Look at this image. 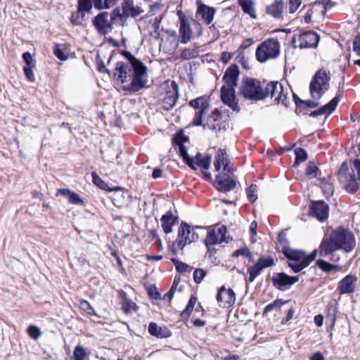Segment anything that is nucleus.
<instances>
[{
  "label": "nucleus",
  "mask_w": 360,
  "mask_h": 360,
  "mask_svg": "<svg viewBox=\"0 0 360 360\" xmlns=\"http://www.w3.org/2000/svg\"><path fill=\"white\" fill-rule=\"evenodd\" d=\"M239 73L240 70L238 66L236 64L231 65L226 69L223 76V80L225 82L224 86L235 89L238 84Z\"/></svg>",
  "instance_id": "obj_21"
},
{
  "label": "nucleus",
  "mask_w": 360,
  "mask_h": 360,
  "mask_svg": "<svg viewBox=\"0 0 360 360\" xmlns=\"http://www.w3.org/2000/svg\"><path fill=\"white\" fill-rule=\"evenodd\" d=\"M106 0H93V4L95 8L98 10L108 9L109 7L105 6Z\"/></svg>",
  "instance_id": "obj_62"
},
{
  "label": "nucleus",
  "mask_w": 360,
  "mask_h": 360,
  "mask_svg": "<svg viewBox=\"0 0 360 360\" xmlns=\"http://www.w3.org/2000/svg\"><path fill=\"white\" fill-rule=\"evenodd\" d=\"M27 332L29 335L34 339H37L41 335L39 328L35 326H30L27 329Z\"/></svg>",
  "instance_id": "obj_60"
},
{
  "label": "nucleus",
  "mask_w": 360,
  "mask_h": 360,
  "mask_svg": "<svg viewBox=\"0 0 360 360\" xmlns=\"http://www.w3.org/2000/svg\"><path fill=\"white\" fill-rule=\"evenodd\" d=\"M264 88L259 80L250 77L242 79L239 88V94L245 99L261 101L265 98Z\"/></svg>",
  "instance_id": "obj_6"
},
{
  "label": "nucleus",
  "mask_w": 360,
  "mask_h": 360,
  "mask_svg": "<svg viewBox=\"0 0 360 360\" xmlns=\"http://www.w3.org/2000/svg\"><path fill=\"white\" fill-rule=\"evenodd\" d=\"M93 0H79L78 10L82 12H88L92 8Z\"/></svg>",
  "instance_id": "obj_50"
},
{
  "label": "nucleus",
  "mask_w": 360,
  "mask_h": 360,
  "mask_svg": "<svg viewBox=\"0 0 360 360\" xmlns=\"http://www.w3.org/2000/svg\"><path fill=\"white\" fill-rule=\"evenodd\" d=\"M162 8V4L160 3L156 2L154 4L150 6L149 13H150L151 15H155L156 12L160 11Z\"/></svg>",
  "instance_id": "obj_64"
},
{
  "label": "nucleus",
  "mask_w": 360,
  "mask_h": 360,
  "mask_svg": "<svg viewBox=\"0 0 360 360\" xmlns=\"http://www.w3.org/2000/svg\"><path fill=\"white\" fill-rule=\"evenodd\" d=\"M200 229L198 226L191 227V226L185 222L181 221L178 231L176 239L169 245L171 252L177 255L180 251H182L186 245L191 244L199 238L196 229Z\"/></svg>",
  "instance_id": "obj_4"
},
{
  "label": "nucleus",
  "mask_w": 360,
  "mask_h": 360,
  "mask_svg": "<svg viewBox=\"0 0 360 360\" xmlns=\"http://www.w3.org/2000/svg\"><path fill=\"white\" fill-rule=\"evenodd\" d=\"M316 264L321 270L327 273L332 272L338 269L337 265L330 264L322 259L317 260Z\"/></svg>",
  "instance_id": "obj_42"
},
{
  "label": "nucleus",
  "mask_w": 360,
  "mask_h": 360,
  "mask_svg": "<svg viewBox=\"0 0 360 360\" xmlns=\"http://www.w3.org/2000/svg\"><path fill=\"white\" fill-rule=\"evenodd\" d=\"M226 153L224 149H219L216 155L214 162V166L217 171H219L222 165H225L226 161H229L226 157Z\"/></svg>",
  "instance_id": "obj_31"
},
{
  "label": "nucleus",
  "mask_w": 360,
  "mask_h": 360,
  "mask_svg": "<svg viewBox=\"0 0 360 360\" xmlns=\"http://www.w3.org/2000/svg\"><path fill=\"white\" fill-rule=\"evenodd\" d=\"M276 101L277 102V103H282L285 107L288 106V105L290 103V101L288 98V89L287 88H285V89L283 88L281 94H278V96H276Z\"/></svg>",
  "instance_id": "obj_44"
},
{
  "label": "nucleus",
  "mask_w": 360,
  "mask_h": 360,
  "mask_svg": "<svg viewBox=\"0 0 360 360\" xmlns=\"http://www.w3.org/2000/svg\"><path fill=\"white\" fill-rule=\"evenodd\" d=\"M196 302L197 298L195 296H191L186 309L181 314L183 319H188L190 316Z\"/></svg>",
  "instance_id": "obj_40"
},
{
  "label": "nucleus",
  "mask_w": 360,
  "mask_h": 360,
  "mask_svg": "<svg viewBox=\"0 0 360 360\" xmlns=\"http://www.w3.org/2000/svg\"><path fill=\"white\" fill-rule=\"evenodd\" d=\"M179 153L184 162L191 168L195 169L194 166V159L189 157L187 149L184 145L179 146Z\"/></svg>",
  "instance_id": "obj_32"
},
{
  "label": "nucleus",
  "mask_w": 360,
  "mask_h": 360,
  "mask_svg": "<svg viewBox=\"0 0 360 360\" xmlns=\"http://www.w3.org/2000/svg\"><path fill=\"white\" fill-rule=\"evenodd\" d=\"M288 302V301H283L281 299H276L272 303H270L267 304L263 311V315H266L268 313L271 312L274 309H279L281 308L283 304Z\"/></svg>",
  "instance_id": "obj_38"
},
{
  "label": "nucleus",
  "mask_w": 360,
  "mask_h": 360,
  "mask_svg": "<svg viewBox=\"0 0 360 360\" xmlns=\"http://www.w3.org/2000/svg\"><path fill=\"white\" fill-rule=\"evenodd\" d=\"M263 271L262 266L256 262V264L248 268V273L249 274L248 281L252 283L255 279L261 274Z\"/></svg>",
  "instance_id": "obj_36"
},
{
  "label": "nucleus",
  "mask_w": 360,
  "mask_h": 360,
  "mask_svg": "<svg viewBox=\"0 0 360 360\" xmlns=\"http://www.w3.org/2000/svg\"><path fill=\"white\" fill-rule=\"evenodd\" d=\"M211 163V156L207 155L204 158H201L200 153L195 155L194 158V164H196L199 167L208 169Z\"/></svg>",
  "instance_id": "obj_34"
},
{
  "label": "nucleus",
  "mask_w": 360,
  "mask_h": 360,
  "mask_svg": "<svg viewBox=\"0 0 360 360\" xmlns=\"http://www.w3.org/2000/svg\"><path fill=\"white\" fill-rule=\"evenodd\" d=\"M179 282V278L177 277H175L170 290L163 296V300H168L169 302H171V300H172V298L174 297V292L176 291V289L177 288Z\"/></svg>",
  "instance_id": "obj_46"
},
{
  "label": "nucleus",
  "mask_w": 360,
  "mask_h": 360,
  "mask_svg": "<svg viewBox=\"0 0 360 360\" xmlns=\"http://www.w3.org/2000/svg\"><path fill=\"white\" fill-rule=\"evenodd\" d=\"M197 14L201 16L207 25H209L213 20L215 9L205 4H201L198 6Z\"/></svg>",
  "instance_id": "obj_27"
},
{
  "label": "nucleus",
  "mask_w": 360,
  "mask_h": 360,
  "mask_svg": "<svg viewBox=\"0 0 360 360\" xmlns=\"http://www.w3.org/2000/svg\"><path fill=\"white\" fill-rule=\"evenodd\" d=\"M353 50L360 56V34H358L354 39Z\"/></svg>",
  "instance_id": "obj_61"
},
{
  "label": "nucleus",
  "mask_w": 360,
  "mask_h": 360,
  "mask_svg": "<svg viewBox=\"0 0 360 360\" xmlns=\"http://www.w3.org/2000/svg\"><path fill=\"white\" fill-rule=\"evenodd\" d=\"M296 101V112L298 114L301 112L302 108H314L319 105V103L314 101Z\"/></svg>",
  "instance_id": "obj_35"
},
{
  "label": "nucleus",
  "mask_w": 360,
  "mask_h": 360,
  "mask_svg": "<svg viewBox=\"0 0 360 360\" xmlns=\"http://www.w3.org/2000/svg\"><path fill=\"white\" fill-rule=\"evenodd\" d=\"M148 332L151 335L159 338H167L171 335L170 331H169L166 328H162L154 322L149 323Z\"/></svg>",
  "instance_id": "obj_29"
},
{
  "label": "nucleus",
  "mask_w": 360,
  "mask_h": 360,
  "mask_svg": "<svg viewBox=\"0 0 360 360\" xmlns=\"http://www.w3.org/2000/svg\"><path fill=\"white\" fill-rule=\"evenodd\" d=\"M238 3L245 13L248 14L252 18H256L257 15L252 0H238Z\"/></svg>",
  "instance_id": "obj_30"
},
{
  "label": "nucleus",
  "mask_w": 360,
  "mask_h": 360,
  "mask_svg": "<svg viewBox=\"0 0 360 360\" xmlns=\"http://www.w3.org/2000/svg\"><path fill=\"white\" fill-rule=\"evenodd\" d=\"M356 240L354 234L343 227L333 230L328 238H324L319 246V254L322 257L332 256L338 250L346 252L352 251Z\"/></svg>",
  "instance_id": "obj_2"
},
{
  "label": "nucleus",
  "mask_w": 360,
  "mask_h": 360,
  "mask_svg": "<svg viewBox=\"0 0 360 360\" xmlns=\"http://www.w3.org/2000/svg\"><path fill=\"white\" fill-rule=\"evenodd\" d=\"M206 276V271L202 269H197L193 272V279L196 283H200Z\"/></svg>",
  "instance_id": "obj_55"
},
{
  "label": "nucleus",
  "mask_w": 360,
  "mask_h": 360,
  "mask_svg": "<svg viewBox=\"0 0 360 360\" xmlns=\"http://www.w3.org/2000/svg\"><path fill=\"white\" fill-rule=\"evenodd\" d=\"M257 263L260 265V267L262 266L263 270L266 268L271 267L275 264L274 257L271 255H261Z\"/></svg>",
  "instance_id": "obj_33"
},
{
  "label": "nucleus",
  "mask_w": 360,
  "mask_h": 360,
  "mask_svg": "<svg viewBox=\"0 0 360 360\" xmlns=\"http://www.w3.org/2000/svg\"><path fill=\"white\" fill-rule=\"evenodd\" d=\"M256 58L260 63L276 58L280 55V43L277 39H269L258 46Z\"/></svg>",
  "instance_id": "obj_8"
},
{
  "label": "nucleus",
  "mask_w": 360,
  "mask_h": 360,
  "mask_svg": "<svg viewBox=\"0 0 360 360\" xmlns=\"http://www.w3.org/2000/svg\"><path fill=\"white\" fill-rule=\"evenodd\" d=\"M347 171H348V165L347 162H344L337 172L338 179L342 183L347 181L345 188L348 192H355L359 188L358 180L354 174L347 176Z\"/></svg>",
  "instance_id": "obj_13"
},
{
  "label": "nucleus",
  "mask_w": 360,
  "mask_h": 360,
  "mask_svg": "<svg viewBox=\"0 0 360 360\" xmlns=\"http://www.w3.org/2000/svg\"><path fill=\"white\" fill-rule=\"evenodd\" d=\"M122 55L128 60L129 64L122 61L117 62L115 75L122 84L127 82L128 79H131L129 84L123 86L124 91L130 93L139 91L146 86L147 68L130 52L122 51Z\"/></svg>",
  "instance_id": "obj_1"
},
{
  "label": "nucleus",
  "mask_w": 360,
  "mask_h": 360,
  "mask_svg": "<svg viewBox=\"0 0 360 360\" xmlns=\"http://www.w3.org/2000/svg\"><path fill=\"white\" fill-rule=\"evenodd\" d=\"M330 73L319 70L314 75L309 85V91L314 99H320L330 88Z\"/></svg>",
  "instance_id": "obj_7"
},
{
  "label": "nucleus",
  "mask_w": 360,
  "mask_h": 360,
  "mask_svg": "<svg viewBox=\"0 0 360 360\" xmlns=\"http://www.w3.org/2000/svg\"><path fill=\"white\" fill-rule=\"evenodd\" d=\"M257 186L255 184H251L250 187L246 189V193L248 199L251 202H254L257 199L256 194Z\"/></svg>",
  "instance_id": "obj_49"
},
{
  "label": "nucleus",
  "mask_w": 360,
  "mask_h": 360,
  "mask_svg": "<svg viewBox=\"0 0 360 360\" xmlns=\"http://www.w3.org/2000/svg\"><path fill=\"white\" fill-rule=\"evenodd\" d=\"M86 356L85 349L81 346H77L73 352L72 360H85Z\"/></svg>",
  "instance_id": "obj_48"
},
{
  "label": "nucleus",
  "mask_w": 360,
  "mask_h": 360,
  "mask_svg": "<svg viewBox=\"0 0 360 360\" xmlns=\"http://www.w3.org/2000/svg\"><path fill=\"white\" fill-rule=\"evenodd\" d=\"M283 255L290 260L288 266L294 273H299L315 259L317 255V250H314L311 254L307 255L304 250L284 247Z\"/></svg>",
  "instance_id": "obj_3"
},
{
  "label": "nucleus",
  "mask_w": 360,
  "mask_h": 360,
  "mask_svg": "<svg viewBox=\"0 0 360 360\" xmlns=\"http://www.w3.org/2000/svg\"><path fill=\"white\" fill-rule=\"evenodd\" d=\"M298 281V276H290L283 272L274 273L271 278L273 285L280 290L289 288Z\"/></svg>",
  "instance_id": "obj_14"
},
{
  "label": "nucleus",
  "mask_w": 360,
  "mask_h": 360,
  "mask_svg": "<svg viewBox=\"0 0 360 360\" xmlns=\"http://www.w3.org/2000/svg\"><path fill=\"white\" fill-rule=\"evenodd\" d=\"M164 232L168 234L172 231V226L178 223L179 217L174 216L171 211L167 212L160 219Z\"/></svg>",
  "instance_id": "obj_25"
},
{
  "label": "nucleus",
  "mask_w": 360,
  "mask_h": 360,
  "mask_svg": "<svg viewBox=\"0 0 360 360\" xmlns=\"http://www.w3.org/2000/svg\"><path fill=\"white\" fill-rule=\"evenodd\" d=\"M288 2L290 13H295L300 6L302 0H288Z\"/></svg>",
  "instance_id": "obj_59"
},
{
  "label": "nucleus",
  "mask_w": 360,
  "mask_h": 360,
  "mask_svg": "<svg viewBox=\"0 0 360 360\" xmlns=\"http://www.w3.org/2000/svg\"><path fill=\"white\" fill-rule=\"evenodd\" d=\"M189 105L197 110L193 120V124L195 126L202 125V116L210 108V104L207 99L206 97L200 96L195 99L191 100L189 102Z\"/></svg>",
  "instance_id": "obj_11"
},
{
  "label": "nucleus",
  "mask_w": 360,
  "mask_h": 360,
  "mask_svg": "<svg viewBox=\"0 0 360 360\" xmlns=\"http://www.w3.org/2000/svg\"><path fill=\"white\" fill-rule=\"evenodd\" d=\"M295 164L304 162L307 159V153L306 150L302 148H297L295 150Z\"/></svg>",
  "instance_id": "obj_45"
},
{
  "label": "nucleus",
  "mask_w": 360,
  "mask_h": 360,
  "mask_svg": "<svg viewBox=\"0 0 360 360\" xmlns=\"http://www.w3.org/2000/svg\"><path fill=\"white\" fill-rule=\"evenodd\" d=\"M283 8L284 1L276 0L266 7V12L274 18L281 19L283 17Z\"/></svg>",
  "instance_id": "obj_26"
},
{
  "label": "nucleus",
  "mask_w": 360,
  "mask_h": 360,
  "mask_svg": "<svg viewBox=\"0 0 360 360\" xmlns=\"http://www.w3.org/2000/svg\"><path fill=\"white\" fill-rule=\"evenodd\" d=\"M322 4L324 6L325 11H328L333 8L337 2L335 0H322Z\"/></svg>",
  "instance_id": "obj_63"
},
{
  "label": "nucleus",
  "mask_w": 360,
  "mask_h": 360,
  "mask_svg": "<svg viewBox=\"0 0 360 360\" xmlns=\"http://www.w3.org/2000/svg\"><path fill=\"white\" fill-rule=\"evenodd\" d=\"M79 307L84 311H85L86 314H88L89 315H95L96 314V313H95L94 309L92 308V307L86 300H82L80 301V302H79Z\"/></svg>",
  "instance_id": "obj_53"
},
{
  "label": "nucleus",
  "mask_w": 360,
  "mask_h": 360,
  "mask_svg": "<svg viewBox=\"0 0 360 360\" xmlns=\"http://www.w3.org/2000/svg\"><path fill=\"white\" fill-rule=\"evenodd\" d=\"M171 261L174 264L176 271L180 273L190 272L193 269L191 266L184 262H180L177 258L172 257L171 258Z\"/></svg>",
  "instance_id": "obj_37"
},
{
  "label": "nucleus",
  "mask_w": 360,
  "mask_h": 360,
  "mask_svg": "<svg viewBox=\"0 0 360 360\" xmlns=\"http://www.w3.org/2000/svg\"><path fill=\"white\" fill-rule=\"evenodd\" d=\"M226 229L225 226H221L217 229H212L207 232V238L205 239V245L207 249L210 250V246L221 243L226 241L225 235Z\"/></svg>",
  "instance_id": "obj_19"
},
{
  "label": "nucleus",
  "mask_w": 360,
  "mask_h": 360,
  "mask_svg": "<svg viewBox=\"0 0 360 360\" xmlns=\"http://www.w3.org/2000/svg\"><path fill=\"white\" fill-rule=\"evenodd\" d=\"M34 67H24L23 72L27 79L30 82H34L35 80L33 68Z\"/></svg>",
  "instance_id": "obj_58"
},
{
  "label": "nucleus",
  "mask_w": 360,
  "mask_h": 360,
  "mask_svg": "<svg viewBox=\"0 0 360 360\" xmlns=\"http://www.w3.org/2000/svg\"><path fill=\"white\" fill-rule=\"evenodd\" d=\"M319 168L314 164L310 163L306 168V174L309 176L315 177L317 176Z\"/></svg>",
  "instance_id": "obj_57"
},
{
  "label": "nucleus",
  "mask_w": 360,
  "mask_h": 360,
  "mask_svg": "<svg viewBox=\"0 0 360 360\" xmlns=\"http://www.w3.org/2000/svg\"><path fill=\"white\" fill-rule=\"evenodd\" d=\"M189 139L185 136L182 132L178 133L173 138L174 143L178 146H183L185 142L188 141Z\"/></svg>",
  "instance_id": "obj_52"
},
{
  "label": "nucleus",
  "mask_w": 360,
  "mask_h": 360,
  "mask_svg": "<svg viewBox=\"0 0 360 360\" xmlns=\"http://www.w3.org/2000/svg\"><path fill=\"white\" fill-rule=\"evenodd\" d=\"M143 12V10L138 6H134V0H123L120 7V22L121 26H124L129 17L135 18Z\"/></svg>",
  "instance_id": "obj_9"
},
{
  "label": "nucleus",
  "mask_w": 360,
  "mask_h": 360,
  "mask_svg": "<svg viewBox=\"0 0 360 360\" xmlns=\"http://www.w3.org/2000/svg\"><path fill=\"white\" fill-rule=\"evenodd\" d=\"M22 59L25 63L24 67H35L36 63L30 52H25L22 54Z\"/></svg>",
  "instance_id": "obj_54"
},
{
  "label": "nucleus",
  "mask_w": 360,
  "mask_h": 360,
  "mask_svg": "<svg viewBox=\"0 0 360 360\" xmlns=\"http://www.w3.org/2000/svg\"><path fill=\"white\" fill-rule=\"evenodd\" d=\"M203 128H209L215 131L225 130L229 127V123L224 119L221 113L215 108L207 117L205 124L202 123Z\"/></svg>",
  "instance_id": "obj_12"
},
{
  "label": "nucleus",
  "mask_w": 360,
  "mask_h": 360,
  "mask_svg": "<svg viewBox=\"0 0 360 360\" xmlns=\"http://www.w3.org/2000/svg\"><path fill=\"white\" fill-rule=\"evenodd\" d=\"M69 196V202L79 205V206H85V202L84 199L75 191H72L69 190L68 193Z\"/></svg>",
  "instance_id": "obj_41"
},
{
  "label": "nucleus",
  "mask_w": 360,
  "mask_h": 360,
  "mask_svg": "<svg viewBox=\"0 0 360 360\" xmlns=\"http://www.w3.org/2000/svg\"><path fill=\"white\" fill-rule=\"evenodd\" d=\"M93 183L101 189L107 190L108 184L101 179L96 172L91 173Z\"/></svg>",
  "instance_id": "obj_47"
},
{
  "label": "nucleus",
  "mask_w": 360,
  "mask_h": 360,
  "mask_svg": "<svg viewBox=\"0 0 360 360\" xmlns=\"http://www.w3.org/2000/svg\"><path fill=\"white\" fill-rule=\"evenodd\" d=\"M55 56L60 60H66L68 56L65 54L63 49L60 47L59 44H56L53 50Z\"/></svg>",
  "instance_id": "obj_56"
},
{
  "label": "nucleus",
  "mask_w": 360,
  "mask_h": 360,
  "mask_svg": "<svg viewBox=\"0 0 360 360\" xmlns=\"http://www.w3.org/2000/svg\"><path fill=\"white\" fill-rule=\"evenodd\" d=\"M216 188L221 192H229L236 186V181L227 174H219L216 176Z\"/></svg>",
  "instance_id": "obj_20"
},
{
  "label": "nucleus",
  "mask_w": 360,
  "mask_h": 360,
  "mask_svg": "<svg viewBox=\"0 0 360 360\" xmlns=\"http://www.w3.org/2000/svg\"><path fill=\"white\" fill-rule=\"evenodd\" d=\"M120 7L115 8L110 13L107 11L100 12L93 20V25L98 33L106 35L113 30V25H120Z\"/></svg>",
  "instance_id": "obj_5"
},
{
  "label": "nucleus",
  "mask_w": 360,
  "mask_h": 360,
  "mask_svg": "<svg viewBox=\"0 0 360 360\" xmlns=\"http://www.w3.org/2000/svg\"><path fill=\"white\" fill-rule=\"evenodd\" d=\"M199 56L198 48L184 49L181 53V58L183 60H190L196 58Z\"/></svg>",
  "instance_id": "obj_39"
},
{
  "label": "nucleus",
  "mask_w": 360,
  "mask_h": 360,
  "mask_svg": "<svg viewBox=\"0 0 360 360\" xmlns=\"http://www.w3.org/2000/svg\"><path fill=\"white\" fill-rule=\"evenodd\" d=\"M283 89V86L278 82H269L264 88L265 98L271 96V98H274L276 100V96L278 94H281Z\"/></svg>",
  "instance_id": "obj_28"
},
{
  "label": "nucleus",
  "mask_w": 360,
  "mask_h": 360,
  "mask_svg": "<svg viewBox=\"0 0 360 360\" xmlns=\"http://www.w3.org/2000/svg\"><path fill=\"white\" fill-rule=\"evenodd\" d=\"M217 300L219 307L229 308L235 304L236 294L232 289L221 286L218 290Z\"/></svg>",
  "instance_id": "obj_16"
},
{
  "label": "nucleus",
  "mask_w": 360,
  "mask_h": 360,
  "mask_svg": "<svg viewBox=\"0 0 360 360\" xmlns=\"http://www.w3.org/2000/svg\"><path fill=\"white\" fill-rule=\"evenodd\" d=\"M221 99L225 105H228L233 111L237 112L240 111V108L236 101L235 89L222 86L221 88Z\"/></svg>",
  "instance_id": "obj_17"
},
{
  "label": "nucleus",
  "mask_w": 360,
  "mask_h": 360,
  "mask_svg": "<svg viewBox=\"0 0 360 360\" xmlns=\"http://www.w3.org/2000/svg\"><path fill=\"white\" fill-rule=\"evenodd\" d=\"M319 41V36L313 31H307L299 35L297 39L295 37L292 43L295 48L306 49L316 47Z\"/></svg>",
  "instance_id": "obj_10"
},
{
  "label": "nucleus",
  "mask_w": 360,
  "mask_h": 360,
  "mask_svg": "<svg viewBox=\"0 0 360 360\" xmlns=\"http://www.w3.org/2000/svg\"><path fill=\"white\" fill-rule=\"evenodd\" d=\"M85 13L77 9V11L72 13L71 22L73 25H79L82 24L84 20Z\"/></svg>",
  "instance_id": "obj_43"
},
{
  "label": "nucleus",
  "mask_w": 360,
  "mask_h": 360,
  "mask_svg": "<svg viewBox=\"0 0 360 360\" xmlns=\"http://www.w3.org/2000/svg\"><path fill=\"white\" fill-rule=\"evenodd\" d=\"M179 98L178 85L172 82L171 86L166 91L160 100V105L165 110H169L174 108Z\"/></svg>",
  "instance_id": "obj_15"
},
{
  "label": "nucleus",
  "mask_w": 360,
  "mask_h": 360,
  "mask_svg": "<svg viewBox=\"0 0 360 360\" xmlns=\"http://www.w3.org/2000/svg\"><path fill=\"white\" fill-rule=\"evenodd\" d=\"M357 281V277L354 275H347L342 278L338 285V289L341 294L352 293L355 290L354 283Z\"/></svg>",
  "instance_id": "obj_22"
},
{
  "label": "nucleus",
  "mask_w": 360,
  "mask_h": 360,
  "mask_svg": "<svg viewBox=\"0 0 360 360\" xmlns=\"http://www.w3.org/2000/svg\"><path fill=\"white\" fill-rule=\"evenodd\" d=\"M243 256L247 258H248L250 260L252 258V253L250 252V250L248 248H243L238 250H236L233 253V257H238V256Z\"/></svg>",
  "instance_id": "obj_51"
},
{
  "label": "nucleus",
  "mask_w": 360,
  "mask_h": 360,
  "mask_svg": "<svg viewBox=\"0 0 360 360\" xmlns=\"http://www.w3.org/2000/svg\"><path fill=\"white\" fill-rule=\"evenodd\" d=\"M180 20V28H179V34H180V42L181 44H186L188 41H190L192 36V30L190 27V25L188 22V20L184 16H179Z\"/></svg>",
  "instance_id": "obj_23"
},
{
  "label": "nucleus",
  "mask_w": 360,
  "mask_h": 360,
  "mask_svg": "<svg viewBox=\"0 0 360 360\" xmlns=\"http://www.w3.org/2000/svg\"><path fill=\"white\" fill-rule=\"evenodd\" d=\"M309 213L319 221H323L328 217V205L323 200L313 201L309 205Z\"/></svg>",
  "instance_id": "obj_18"
},
{
  "label": "nucleus",
  "mask_w": 360,
  "mask_h": 360,
  "mask_svg": "<svg viewBox=\"0 0 360 360\" xmlns=\"http://www.w3.org/2000/svg\"><path fill=\"white\" fill-rule=\"evenodd\" d=\"M340 94L335 96L329 103L322 106L319 109L312 111L309 115L311 117H317L324 114L330 115L335 110L338 102L340 101Z\"/></svg>",
  "instance_id": "obj_24"
}]
</instances>
